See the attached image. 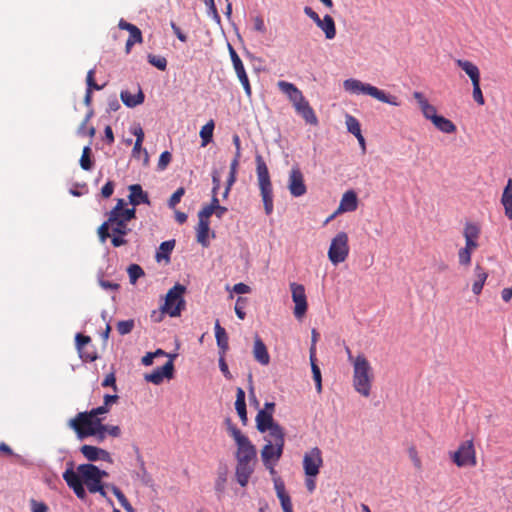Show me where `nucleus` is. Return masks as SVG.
<instances>
[{"label": "nucleus", "instance_id": "nucleus-10", "mask_svg": "<svg viewBox=\"0 0 512 512\" xmlns=\"http://www.w3.org/2000/svg\"><path fill=\"white\" fill-rule=\"evenodd\" d=\"M450 458L457 467H474L477 465L476 450L473 440L463 441L456 451L450 452Z\"/></svg>", "mask_w": 512, "mask_h": 512}, {"label": "nucleus", "instance_id": "nucleus-40", "mask_svg": "<svg viewBox=\"0 0 512 512\" xmlns=\"http://www.w3.org/2000/svg\"><path fill=\"white\" fill-rule=\"evenodd\" d=\"M137 461L139 462L140 466V471L137 473V476L144 485L148 486L151 484L152 478L146 469L144 459L140 453L137 454Z\"/></svg>", "mask_w": 512, "mask_h": 512}, {"label": "nucleus", "instance_id": "nucleus-64", "mask_svg": "<svg viewBox=\"0 0 512 512\" xmlns=\"http://www.w3.org/2000/svg\"><path fill=\"white\" fill-rule=\"evenodd\" d=\"M125 235L112 234L111 243L114 247H120L127 244V240L124 238Z\"/></svg>", "mask_w": 512, "mask_h": 512}, {"label": "nucleus", "instance_id": "nucleus-12", "mask_svg": "<svg viewBox=\"0 0 512 512\" xmlns=\"http://www.w3.org/2000/svg\"><path fill=\"white\" fill-rule=\"evenodd\" d=\"M77 470L82 481L87 486L90 493H96L101 490V480L99 479V468L93 464H81Z\"/></svg>", "mask_w": 512, "mask_h": 512}, {"label": "nucleus", "instance_id": "nucleus-43", "mask_svg": "<svg viewBox=\"0 0 512 512\" xmlns=\"http://www.w3.org/2000/svg\"><path fill=\"white\" fill-rule=\"evenodd\" d=\"M130 282L135 284L136 281L144 275L143 269L138 264H131L127 269Z\"/></svg>", "mask_w": 512, "mask_h": 512}, {"label": "nucleus", "instance_id": "nucleus-1", "mask_svg": "<svg viewBox=\"0 0 512 512\" xmlns=\"http://www.w3.org/2000/svg\"><path fill=\"white\" fill-rule=\"evenodd\" d=\"M228 431L237 445V464L235 471L236 480L242 487H245L254 472L257 462V451L249 438L236 426L229 425Z\"/></svg>", "mask_w": 512, "mask_h": 512}, {"label": "nucleus", "instance_id": "nucleus-33", "mask_svg": "<svg viewBox=\"0 0 512 512\" xmlns=\"http://www.w3.org/2000/svg\"><path fill=\"white\" fill-rule=\"evenodd\" d=\"M197 241L203 247L209 246L210 221L199 220L196 227Z\"/></svg>", "mask_w": 512, "mask_h": 512}, {"label": "nucleus", "instance_id": "nucleus-4", "mask_svg": "<svg viewBox=\"0 0 512 512\" xmlns=\"http://www.w3.org/2000/svg\"><path fill=\"white\" fill-rule=\"evenodd\" d=\"M256 173L258 179V185L260 189V195L264 204V210L266 215H270L273 212V188L270 180L268 167L263 160L261 155L256 156Z\"/></svg>", "mask_w": 512, "mask_h": 512}, {"label": "nucleus", "instance_id": "nucleus-53", "mask_svg": "<svg viewBox=\"0 0 512 512\" xmlns=\"http://www.w3.org/2000/svg\"><path fill=\"white\" fill-rule=\"evenodd\" d=\"M472 86H473L472 96H473L474 101L477 102L479 105H484L485 100H484L482 90L480 87V82L473 83Z\"/></svg>", "mask_w": 512, "mask_h": 512}, {"label": "nucleus", "instance_id": "nucleus-2", "mask_svg": "<svg viewBox=\"0 0 512 512\" xmlns=\"http://www.w3.org/2000/svg\"><path fill=\"white\" fill-rule=\"evenodd\" d=\"M352 367V384L354 390L361 396L368 398L371 394L374 381V372L369 360L363 353H359L356 355L355 363Z\"/></svg>", "mask_w": 512, "mask_h": 512}, {"label": "nucleus", "instance_id": "nucleus-55", "mask_svg": "<svg viewBox=\"0 0 512 512\" xmlns=\"http://www.w3.org/2000/svg\"><path fill=\"white\" fill-rule=\"evenodd\" d=\"M274 488L278 499L288 496L284 482L279 477L274 478Z\"/></svg>", "mask_w": 512, "mask_h": 512}, {"label": "nucleus", "instance_id": "nucleus-5", "mask_svg": "<svg viewBox=\"0 0 512 512\" xmlns=\"http://www.w3.org/2000/svg\"><path fill=\"white\" fill-rule=\"evenodd\" d=\"M68 425L81 440L91 437L92 434H96L100 431H106V425L102 423L100 417H94L88 414L78 413L74 418L69 420Z\"/></svg>", "mask_w": 512, "mask_h": 512}, {"label": "nucleus", "instance_id": "nucleus-44", "mask_svg": "<svg viewBox=\"0 0 512 512\" xmlns=\"http://www.w3.org/2000/svg\"><path fill=\"white\" fill-rule=\"evenodd\" d=\"M248 303V299L246 297H238L235 303V313L237 317L241 320L245 319L246 313L245 309Z\"/></svg>", "mask_w": 512, "mask_h": 512}, {"label": "nucleus", "instance_id": "nucleus-21", "mask_svg": "<svg viewBox=\"0 0 512 512\" xmlns=\"http://www.w3.org/2000/svg\"><path fill=\"white\" fill-rule=\"evenodd\" d=\"M413 98L416 100L425 119L433 122L439 116L436 107L429 103L422 92H413Z\"/></svg>", "mask_w": 512, "mask_h": 512}, {"label": "nucleus", "instance_id": "nucleus-52", "mask_svg": "<svg viewBox=\"0 0 512 512\" xmlns=\"http://www.w3.org/2000/svg\"><path fill=\"white\" fill-rule=\"evenodd\" d=\"M94 76H95V70L94 69L89 70L87 73V76H86L87 89H90V91L101 90L102 86L98 85L95 82Z\"/></svg>", "mask_w": 512, "mask_h": 512}, {"label": "nucleus", "instance_id": "nucleus-13", "mask_svg": "<svg viewBox=\"0 0 512 512\" xmlns=\"http://www.w3.org/2000/svg\"><path fill=\"white\" fill-rule=\"evenodd\" d=\"M322 465V451L318 447H313L304 454L303 469L306 476L316 477Z\"/></svg>", "mask_w": 512, "mask_h": 512}, {"label": "nucleus", "instance_id": "nucleus-22", "mask_svg": "<svg viewBox=\"0 0 512 512\" xmlns=\"http://www.w3.org/2000/svg\"><path fill=\"white\" fill-rule=\"evenodd\" d=\"M277 86L288 97L293 106L305 98L302 91L293 83L281 80L278 81Z\"/></svg>", "mask_w": 512, "mask_h": 512}, {"label": "nucleus", "instance_id": "nucleus-59", "mask_svg": "<svg viewBox=\"0 0 512 512\" xmlns=\"http://www.w3.org/2000/svg\"><path fill=\"white\" fill-rule=\"evenodd\" d=\"M103 387H112L113 390L117 391L116 377L114 372L107 374L101 384Z\"/></svg>", "mask_w": 512, "mask_h": 512}, {"label": "nucleus", "instance_id": "nucleus-3", "mask_svg": "<svg viewBox=\"0 0 512 512\" xmlns=\"http://www.w3.org/2000/svg\"><path fill=\"white\" fill-rule=\"evenodd\" d=\"M343 88L345 91H347L351 94L369 95V96L377 99L380 102L387 103L392 106L400 105V101L398 100V97H396L394 95H389L386 92H384L383 90H381L371 84L363 83L358 79H354V78L346 79L343 82Z\"/></svg>", "mask_w": 512, "mask_h": 512}, {"label": "nucleus", "instance_id": "nucleus-60", "mask_svg": "<svg viewBox=\"0 0 512 512\" xmlns=\"http://www.w3.org/2000/svg\"><path fill=\"white\" fill-rule=\"evenodd\" d=\"M212 214H214V209L211 206L206 205L199 211L198 220L209 221Z\"/></svg>", "mask_w": 512, "mask_h": 512}, {"label": "nucleus", "instance_id": "nucleus-56", "mask_svg": "<svg viewBox=\"0 0 512 512\" xmlns=\"http://www.w3.org/2000/svg\"><path fill=\"white\" fill-rule=\"evenodd\" d=\"M133 157H139L140 154L144 155V163L147 164L149 160L148 152L146 149L142 148V142H135L133 150H132Z\"/></svg>", "mask_w": 512, "mask_h": 512}, {"label": "nucleus", "instance_id": "nucleus-41", "mask_svg": "<svg viewBox=\"0 0 512 512\" xmlns=\"http://www.w3.org/2000/svg\"><path fill=\"white\" fill-rule=\"evenodd\" d=\"M63 479L67 483L68 487H74L76 484L82 482V478L77 471H74L73 468L66 469L63 473Z\"/></svg>", "mask_w": 512, "mask_h": 512}, {"label": "nucleus", "instance_id": "nucleus-48", "mask_svg": "<svg viewBox=\"0 0 512 512\" xmlns=\"http://www.w3.org/2000/svg\"><path fill=\"white\" fill-rule=\"evenodd\" d=\"M474 273L476 277V280L474 282H478L484 286L488 278V273L486 272L485 268L482 267L480 264H476L474 268Z\"/></svg>", "mask_w": 512, "mask_h": 512}, {"label": "nucleus", "instance_id": "nucleus-63", "mask_svg": "<svg viewBox=\"0 0 512 512\" xmlns=\"http://www.w3.org/2000/svg\"><path fill=\"white\" fill-rule=\"evenodd\" d=\"M115 184L113 181H108L101 189V195L104 198H109L114 192Z\"/></svg>", "mask_w": 512, "mask_h": 512}, {"label": "nucleus", "instance_id": "nucleus-38", "mask_svg": "<svg viewBox=\"0 0 512 512\" xmlns=\"http://www.w3.org/2000/svg\"><path fill=\"white\" fill-rule=\"evenodd\" d=\"M214 127V121L210 120L201 128L199 134L202 139V147L207 146L212 141Z\"/></svg>", "mask_w": 512, "mask_h": 512}, {"label": "nucleus", "instance_id": "nucleus-42", "mask_svg": "<svg viewBox=\"0 0 512 512\" xmlns=\"http://www.w3.org/2000/svg\"><path fill=\"white\" fill-rule=\"evenodd\" d=\"M91 148L89 146H85L82 151V155L80 158V166L83 170L89 171L92 168L93 162L90 158Z\"/></svg>", "mask_w": 512, "mask_h": 512}, {"label": "nucleus", "instance_id": "nucleus-34", "mask_svg": "<svg viewBox=\"0 0 512 512\" xmlns=\"http://www.w3.org/2000/svg\"><path fill=\"white\" fill-rule=\"evenodd\" d=\"M235 409H236L242 423L245 425L247 423V411H246V403H245V392L242 388H237Z\"/></svg>", "mask_w": 512, "mask_h": 512}, {"label": "nucleus", "instance_id": "nucleus-17", "mask_svg": "<svg viewBox=\"0 0 512 512\" xmlns=\"http://www.w3.org/2000/svg\"><path fill=\"white\" fill-rule=\"evenodd\" d=\"M229 53H230L231 61H232L234 70L237 74V77H238L239 81L241 82L246 95L248 97H251L252 89H251L249 78L245 71L242 60L240 59L239 55L237 54V52L234 50V48L231 45H229Z\"/></svg>", "mask_w": 512, "mask_h": 512}, {"label": "nucleus", "instance_id": "nucleus-58", "mask_svg": "<svg viewBox=\"0 0 512 512\" xmlns=\"http://www.w3.org/2000/svg\"><path fill=\"white\" fill-rule=\"evenodd\" d=\"M110 409L106 405H101L97 408H93L90 411L79 412L80 414H88L90 416L99 417V415L106 414Z\"/></svg>", "mask_w": 512, "mask_h": 512}, {"label": "nucleus", "instance_id": "nucleus-7", "mask_svg": "<svg viewBox=\"0 0 512 512\" xmlns=\"http://www.w3.org/2000/svg\"><path fill=\"white\" fill-rule=\"evenodd\" d=\"M277 433L275 436H269L266 439V444L261 450V458L263 464L278 462L283 454L285 445V433L284 431L275 430Z\"/></svg>", "mask_w": 512, "mask_h": 512}, {"label": "nucleus", "instance_id": "nucleus-27", "mask_svg": "<svg viewBox=\"0 0 512 512\" xmlns=\"http://www.w3.org/2000/svg\"><path fill=\"white\" fill-rule=\"evenodd\" d=\"M129 202L134 207L138 206L141 203L150 204L148 194L143 191L141 185L133 184L129 186Z\"/></svg>", "mask_w": 512, "mask_h": 512}, {"label": "nucleus", "instance_id": "nucleus-28", "mask_svg": "<svg viewBox=\"0 0 512 512\" xmlns=\"http://www.w3.org/2000/svg\"><path fill=\"white\" fill-rule=\"evenodd\" d=\"M455 63L467 74L472 84L480 82L479 68L473 62L463 59H457Z\"/></svg>", "mask_w": 512, "mask_h": 512}, {"label": "nucleus", "instance_id": "nucleus-37", "mask_svg": "<svg viewBox=\"0 0 512 512\" xmlns=\"http://www.w3.org/2000/svg\"><path fill=\"white\" fill-rule=\"evenodd\" d=\"M310 361H311V369H312L313 379L316 384V390L318 393H320L322 391V377H321L320 368L315 362L316 359L314 356V347L311 348Z\"/></svg>", "mask_w": 512, "mask_h": 512}, {"label": "nucleus", "instance_id": "nucleus-19", "mask_svg": "<svg viewBox=\"0 0 512 512\" xmlns=\"http://www.w3.org/2000/svg\"><path fill=\"white\" fill-rule=\"evenodd\" d=\"M118 27L121 30H126L129 32V37H128V39L126 41V45H125V51L127 54H129L131 51V48L134 44L142 43V41H143L142 32L137 26L125 21L124 19H121L119 21Z\"/></svg>", "mask_w": 512, "mask_h": 512}, {"label": "nucleus", "instance_id": "nucleus-31", "mask_svg": "<svg viewBox=\"0 0 512 512\" xmlns=\"http://www.w3.org/2000/svg\"><path fill=\"white\" fill-rule=\"evenodd\" d=\"M215 337L217 345L220 349V354H225L229 348L228 335L225 329L220 325L219 320L215 323Z\"/></svg>", "mask_w": 512, "mask_h": 512}, {"label": "nucleus", "instance_id": "nucleus-25", "mask_svg": "<svg viewBox=\"0 0 512 512\" xmlns=\"http://www.w3.org/2000/svg\"><path fill=\"white\" fill-rule=\"evenodd\" d=\"M75 340H76V348L80 354V357L84 361L92 362V361L96 360L97 356H96L95 352L85 351L86 345H88L91 342V338L89 336L78 333L75 337Z\"/></svg>", "mask_w": 512, "mask_h": 512}, {"label": "nucleus", "instance_id": "nucleus-15", "mask_svg": "<svg viewBox=\"0 0 512 512\" xmlns=\"http://www.w3.org/2000/svg\"><path fill=\"white\" fill-rule=\"evenodd\" d=\"M256 427L261 433L268 432L269 436L276 435V429L284 431L283 428L274 421L271 411L260 410L256 415Z\"/></svg>", "mask_w": 512, "mask_h": 512}, {"label": "nucleus", "instance_id": "nucleus-23", "mask_svg": "<svg viewBox=\"0 0 512 512\" xmlns=\"http://www.w3.org/2000/svg\"><path fill=\"white\" fill-rule=\"evenodd\" d=\"M297 114H299L307 124L317 125L318 118L309 104V102L304 98L302 101L293 106Z\"/></svg>", "mask_w": 512, "mask_h": 512}, {"label": "nucleus", "instance_id": "nucleus-24", "mask_svg": "<svg viewBox=\"0 0 512 512\" xmlns=\"http://www.w3.org/2000/svg\"><path fill=\"white\" fill-rule=\"evenodd\" d=\"M253 356L254 359L261 365L266 366L270 362V356L267 347L258 335H256L254 338Z\"/></svg>", "mask_w": 512, "mask_h": 512}, {"label": "nucleus", "instance_id": "nucleus-16", "mask_svg": "<svg viewBox=\"0 0 512 512\" xmlns=\"http://www.w3.org/2000/svg\"><path fill=\"white\" fill-rule=\"evenodd\" d=\"M288 189L293 197H301L307 192L304 176L298 166L292 167L288 178Z\"/></svg>", "mask_w": 512, "mask_h": 512}, {"label": "nucleus", "instance_id": "nucleus-36", "mask_svg": "<svg viewBox=\"0 0 512 512\" xmlns=\"http://www.w3.org/2000/svg\"><path fill=\"white\" fill-rule=\"evenodd\" d=\"M432 123L439 131L446 134H452L456 132L457 129L456 125L451 120L441 115H439Z\"/></svg>", "mask_w": 512, "mask_h": 512}, {"label": "nucleus", "instance_id": "nucleus-8", "mask_svg": "<svg viewBox=\"0 0 512 512\" xmlns=\"http://www.w3.org/2000/svg\"><path fill=\"white\" fill-rule=\"evenodd\" d=\"M185 287L181 284L174 285L168 290L165 302L161 307L163 313L169 314L171 317L180 316L182 310L185 308V300L183 294Z\"/></svg>", "mask_w": 512, "mask_h": 512}, {"label": "nucleus", "instance_id": "nucleus-51", "mask_svg": "<svg viewBox=\"0 0 512 512\" xmlns=\"http://www.w3.org/2000/svg\"><path fill=\"white\" fill-rule=\"evenodd\" d=\"M172 155L169 151H164L161 153L159 160H158V170L163 171L167 168L169 163L171 162Z\"/></svg>", "mask_w": 512, "mask_h": 512}, {"label": "nucleus", "instance_id": "nucleus-18", "mask_svg": "<svg viewBox=\"0 0 512 512\" xmlns=\"http://www.w3.org/2000/svg\"><path fill=\"white\" fill-rule=\"evenodd\" d=\"M80 452L90 462L101 460L108 463H113L111 454L107 450L99 448L97 446L87 444L82 445L80 447Z\"/></svg>", "mask_w": 512, "mask_h": 512}, {"label": "nucleus", "instance_id": "nucleus-32", "mask_svg": "<svg viewBox=\"0 0 512 512\" xmlns=\"http://www.w3.org/2000/svg\"><path fill=\"white\" fill-rule=\"evenodd\" d=\"M120 98L127 107H135L142 104L144 101V94L141 89L138 90L137 94H132L129 91H121Z\"/></svg>", "mask_w": 512, "mask_h": 512}, {"label": "nucleus", "instance_id": "nucleus-50", "mask_svg": "<svg viewBox=\"0 0 512 512\" xmlns=\"http://www.w3.org/2000/svg\"><path fill=\"white\" fill-rule=\"evenodd\" d=\"M185 194V189L183 187H179L170 197L168 201L169 208L173 209L176 205L181 201V198Z\"/></svg>", "mask_w": 512, "mask_h": 512}, {"label": "nucleus", "instance_id": "nucleus-57", "mask_svg": "<svg viewBox=\"0 0 512 512\" xmlns=\"http://www.w3.org/2000/svg\"><path fill=\"white\" fill-rule=\"evenodd\" d=\"M205 4L208 9V15H210L216 22H220V16L218 14L214 0H205Z\"/></svg>", "mask_w": 512, "mask_h": 512}, {"label": "nucleus", "instance_id": "nucleus-47", "mask_svg": "<svg viewBox=\"0 0 512 512\" xmlns=\"http://www.w3.org/2000/svg\"><path fill=\"white\" fill-rule=\"evenodd\" d=\"M175 246L174 240L164 241L160 244V252L157 253V258L168 257Z\"/></svg>", "mask_w": 512, "mask_h": 512}, {"label": "nucleus", "instance_id": "nucleus-35", "mask_svg": "<svg viewBox=\"0 0 512 512\" xmlns=\"http://www.w3.org/2000/svg\"><path fill=\"white\" fill-rule=\"evenodd\" d=\"M116 210H111L108 214V219L103 222L98 228V236L101 242H105L107 238L111 237V223L116 220Z\"/></svg>", "mask_w": 512, "mask_h": 512}, {"label": "nucleus", "instance_id": "nucleus-61", "mask_svg": "<svg viewBox=\"0 0 512 512\" xmlns=\"http://www.w3.org/2000/svg\"><path fill=\"white\" fill-rule=\"evenodd\" d=\"M252 21H253V28L255 31L262 33V34L266 32V26H265L264 20L261 16L258 15V16L253 17Z\"/></svg>", "mask_w": 512, "mask_h": 512}, {"label": "nucleus", "instance_id": "nucleus-20", "mask_svg": "<svg viewBox=\"0 0 512 512\" xmlns=\"http://www.w3.org/2000/svg\"><path fill=\"white\" fill-rule=\"evenodd\" d=\"M174 371L173 360L170 359L162 367L155 369L152 373L145 375V380L153 384L159 385L164 378H172Z\"/></svg>", "mask_w": 512, "mask_h": 512}, {"label": "nucleus", "instance_id": "nucleus-54", "mask_svg": "<svg viewBox=\"0 0 512 512\" xmlns=\"http://www.w3.org/2000/svg\"><path fill=\"white\" fill-rule=\"evenodd\" d=\"M31 512H48L49 508L46 503L31 499L29 501Z\"/></svg>", "mask_w": 512, "mask_h": 512}, {"label": "nucleus", "instance_id": "nucleus-29", "mask_svg": "<svg viewBox=\"0 0 512 512\" xmlns=\"http://www.w3.org/2000/svg\"><path fill=\"white\" fill-rule=\"evenodd\" d=\"M501 203L505 210V215L508 219H512V178L508 179L507 184L503 190Z\"/></svg>", "mask_w": 512, "mask_h": 512}, {"label": "nucleus", "instance_id": "nucleus-30", "mask_svg": "<svg viewBox=\"0 0 512 512\" xmlns=\"http://www.w3.org/2000/svg\"><path fill=\"white\" fill-rule=\"evenodd\" d=\"M317 27L320 28L324 34L326 39L332 40L336 36V26L334 19L330 15H325L321 20L320 24H317Z\"/></svg>", "mask_w": 512, "mask_h": 512}, {"label": "nucleus", "instance_id": "nucleus-45", "mask_svg": "<svg viewBox=\"0 0 512 512\" xmlns=\"http://www.w3.org/2000/svg\"><path fill=\"white\" fill-rule=\"evenodd\" d=\"M134 325H135V323H134L133 319L122 320L117 323L116 328L120 335H126V334H129L133 330Z\"/></svg>", "mask_w": 512, "mask_h": 512}, {"label": "nucleus", "instance_id": "nucleus-9", "mask_svg": "<svg viewBox=\"0 0 512 512\" xmlns=\"http://www.w3.org/2000/svg\"><path fill=\"white\" fill-rule=\"evenodd\" d=\"M125 201L118 199L115 207L112 210H116V220L111 223L112 234L127 235L130 229L128 228L127 222L136 217L135 208H124Z\"/></svg>", "mask_w": 512, "mask_h": 512}, {"label": "nucleus", "instance_id": "nucleus-46", "mask_svg": "<svg viewBox=\"0 0 512 512\" xmlns=\"http://www.w3.org/2000/svg\"><path fill=\"white\" fill-rule=\"evenodd\" d=\"M148 62L158 68L159 70L161 71H164L167 67V60L165 57H162V56H157V55H153V54H149L148 55Z\"/></svg>", "mask_w": 512, "mask_h": 512}, {"label": "nucleus", "instance_id": "nucleus-11", "mask_svg": "<svg viewBox=\"0 0 512 512\" xmlns=\"http://www.w3.org/2000/svg\"><path fill=\"white\" fill-rule=\"evenodd\" d=\"M349 255V239L346 232H339L332 239L328 258L332 264L337 265L344 262Z\"/></svg>", "mask_w": 512, "mask_h": 512}, {"label": "nucleus", "instance_id": "nucleus-14", "mask_svg": "<svg viewBox=\"0 0 512 512\" xmlns=\"http://www.w3.org/2000/svg\"><path fill=\"white\" fill-rule=\"evenodd\" d=\"M290 289L292 300L295 303L294 316L301 319L306 314L308 307L305 288L302 284L293 282L290 284Z\"/></svg>", "mask_w": 512, "mask_h": 512}, {"label": "nucleus", "instance_id": "nucleus-62", "mask_svg": "<svg viewBox=\"0 0 512 512\" xmlns=\"http://www.w3.org/2000/svg\"><path fill=\"white\" fill-rule=\"evenodd\" d=\"M93 116V111H90L87 113V115L85 116L84 120L82 121V123L80 124L79 128H78V134L81 135V136H85L86 135V130L88 129V123L91 119V117Z\"/></svg>", "mask_w": 512, "mask_h": 512}, {"label": "nucleus", "instance_id": "nucleus-26", "mask_svg": "<svg viewBox=\"0 0 512 512\" xmlns=\"http://www.w3.org/2000/svg\"><path fill=\"white\" fill-rule=\"evenodd\" d=\"M357 207V195L353 190H349L343 194L337 212H353Z\"/></svg>", "mask_w": 512, "mask_h": 512}, {"label": "nucleus", "instance_id": "nucleus-39", "mask_svg": "<svg viewBox=\"0 0 512 512\" xmlns=\"http://www.w3.org/2000/svg\"><path fill=\"white\" fill-rule=\"evenodd\" d=\"M345 124L348 132L353 134L355 137L360 136V134H362L360 122L356 117L350 114H346Z\"/></svg>", "mask_w": 512, "mask_h": 512}, {"label": "nucleus", "instance_id": "nucleus-49", "mask_svg": "<svg viewBox=\"0 0 512 512\" xmlns=\"http://www.w3.org/2000/svg\"><path fill=\"white\" fill-rule=\"evenodd\" d=\"M408 455H409V458L411 459L414 467L417 470H421L422 469V461L418 455V451L415 446H410L408 448Z\"/></svg>", "mask_w": 512, "mask_h": 512}, {"label": "nucleus", "instance_id": "nucleus-6", "mask_svg": "<svg viewBox=\"0 0 512 512\" xmlns=\"http://www.w3.org/2000/svg\"><path fill=\"white\" fill-rule=\"evenodd\" d=\"M481 234V227L477 223L466 222L463 229L465 246L458 251V262L462 266H469L472 253L478 248V239Z\"/></svg>", "mask_w": 512, "mask_h": 512}]
</instances>
